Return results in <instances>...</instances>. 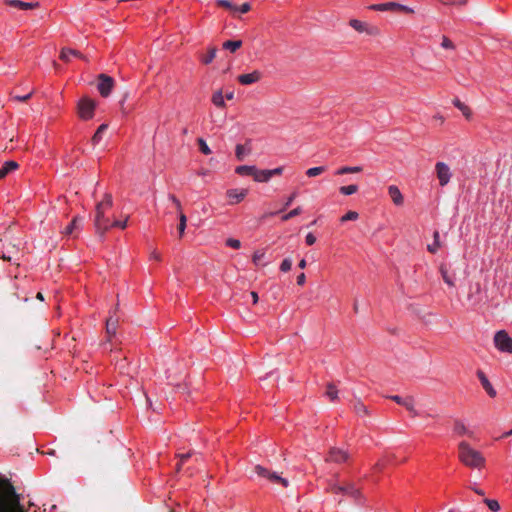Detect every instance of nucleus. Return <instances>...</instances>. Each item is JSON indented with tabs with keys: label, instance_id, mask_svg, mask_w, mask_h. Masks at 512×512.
<instances>
[{
	"label": "nucleus",
	"instance_id": "obj_1",
	"mask_svg": "<svg viewBox=\"0 0 512 512\" xmlns=\"http://www.w3.org/2000/svg\"><path fill=\"white\" fill-rule=\"evenodd\" d=\"M113 205L112 195L106 193L103 199L97 203L95 208L94 225L96 231L104 235L111 228V220L106 216V213Z\"/></svg>",
	"mask_w": 512,
	"mask_h": 512
},
{
	"label": "nucleus",
	"instance_id": "obj_2",
	"mask_svg": "<svg viewBox=\"0 0 512 512\" xmlns=\"http://www.w3.org/2000/svg\"><path fill=\"white\" fill-rule=\"evenodd\" d=\"M0 512H26L20 505L13 485L9 482L0 484Z\"/></svg>",
	"mask_w": 512,
	"mask_h": 512
},
{
	"label": "nucleus",
	"instance_id": "obj_3",
	"mask_svg": "<svg viewBox=\"0 0 512 512\" xmlns=\"http://www.w3.org/2000/svg\"><path fill=\"white\" fill-rule=\"evenodd\" d=\"M459 459L467 467L480 469L485 465L483 455L472 448L466 441H461L458 445Z\"/></svg>",
	"mask_w": 512,
	"mask_h": 512
},
{
	"label": "nucleus",
	"instance_id": "obj_4",
	"mask_svg": "<svg viewBox=\"0 0 512 512\" xmlns=\"http://www.w3.org/2000/svg\"><path fill=\"white\" fill-rule=\"evenodd\" d=\"M96 103L88 97H82L77 103V113L80 119L90 120L94 117Z\"/></svg>",
	"mask_w": 512,
	"mask_h": 512
},
{
	"label": "nucleus",
	"instance_id": "obj_5",
	"mask_svg": "<svg viewBox=\"0 0 512 512\" xmlns=\"http://www.w3.org/2000/svg\"><path fill=\"white\" fill-rule=\"evenodd\" d=\"M495 347L503 353H512V338L505 330H500L494 335Z\"/></svg>",
	"mask_w": 512,
	"mask_h": 512
},
{
	"label": "nucleus",
	"instance_id": "obj_6",
	"mask_svg": "<svg viewBox=\"0 0 512 512\" xmlns=\"http://www.w3.org/2000/svg\"><path fill=\"white\" fill-rule=\"evenodd\" d=\"M435 173L441 187L447 186L452 178L451 169L445 162L435 164Z\"/></svg>",
	"mask_w": 512,
	"mask_h": 512
},
{
	"label": "nucleus",
	"instance_id": "obj_7",
	"mask_svg": "<svg viewBox=\"0 0 512 512\" xmlns=\"http://www.w3.org/2000/svg\"><path fill=\"white\" fill-rule=\"evenodd\" d=\"M330 491L334 494L350 496L355 500H359L361 497L360 491L353 484H347L345 486L339 484H332L330 486Z\"/></svg>",
	"mask_w": 512,
	"mask_h": 512
},
{
	"label": "nucleus",
	"instance_id": "obj_8",
	"mask_svg": "<svg viewBox=\"0 0 512 512\" xmlns=\"http://www.w3.org/2000/svg\"><path fill=\"white\" fill-rule=\"evenodd\" d=\"M389 398L391 400H393L394 402H396L397 404L404 406L410 412L412 417H417L420 415L415 408V403H414L413 397H411V396L401 397L399 395H392Z\"/></svg>",
	"mask_w": 512,
	"mask_h": 512
},
{
	"label": "nucleus",
	"instance_id": "obj_9",
	"mask_svg": "<svg viewBox=\"0 0 512 512\" xmlns=\"http://www.w3.org/2000/svg\"><path fill=\"white\" fill-rule=\"evenodd\" d=\"M114 80L106 74L99 75V82L97 85L98 91L102 97H108L113 89Z\"/></svg>",
	"mask_w": 512,
	"mask_h": 512
},
{
	"label": "nucleus",
	"instance_id": "obj_10",
	"mask_svg": "<svg viewBox=\"0 0 512 512\" xmlns=\"http://www.w3.org/2000/svg\"><path fill=\"white\" fill-rule=\"evenodd\" d=\"M168 199L174 204L176 210L179 212V225H178V231H179V236L182 237L184 232H185V229H186V223H187V217L186 215L182 212V206H181V203L179 201L178 198H176L175 195L173 194H169L168 195Z\"/></svg>",
	"mask_w": 512,
	"mask_h": 512
},
{
	"label": "nucleus",
	"instance_id": "obj_11",
	"mask_svg": "<svg viewBox=\"0 0 512 512\" xmlns=\"http://www.w3.org/2000/svg\"><path fill=\"white\" fill-rule=\"evenodd\" d=\"M247 194H248V190L245 189V188H241V189H238V188L228 189L226 191V196L228 198V204L229 205H235V204L240 203L241 201H243L245 199Z\"/></svg>",
	"mask_w": 512,
	"mask_h": 512
},
{
	"label": "nucleus",
	"instance_id": "obj_12",
	"mask_svg": "<svg viewBox=\"0 0 512 512\" xmlns=\"http://www.w3.org/2000/svg\"><path fill=\"white\" fill-rule=\"evenodd\" d=\"M350 26L359 33H366L368 35L378 34V29L374 26H369L367 23L362 22L358 19H351L349 22Z\"/></svg>",
	"mask_w": 512,
	"mask_h": 512
},
{
	"label": "nucleus",
	"instance_id": "obj_13",
	"mask_svg": "<svg viewBox=\"0 0 512 512\" xmlns=\"http://www.w3.org/2000/svg\"><path fill=\"white\" fill-rule=\"evenodd\" d=\"M262 78V72L254 70L251 73L241 74L237 77L238 82L241 85H251L257 83Z\"/></svg>",
	"mask_w": 512,
	"mask_h": 512
},
{
	"label": "nucleus",
	"instance_id": "obj_14",
	"mask_svg": "<svg viewBox=\"0 0 512 512\" xmlns=\"http://www.w3.org/2000/svg\"><path fill=\"white\" fill-rule=\"evenodd\" d=\"M453 433L457 436H467L474 438V432L470 430L462 420H455L453 426Z\"/></svg>",
	"mask_w": 512,
	"mask_h": 512
},
{
	"label": "nucleus",
	"instance_id": "obj_15",
	"mask_svg": "<svg viewBox=\"0 0 512 512\" xmlns=\"http://www.w3.org/2000/svg\"><path fill=\"white\" fill-rule=\"evenodd\" d=\"M348 453L345 450L339 448H332L327 457V461L342 463L348 459Z\"/></svg>",
	"mask_w": 512,
	"mask_h": 512
},
{
	"label": "nucleus",
	"instance_id": "obj_16",
	"mask_svg": "<svg viewBox=\"0 0 512 512\" xmlns=\"http://www.w3.org/2000/svg\"><path fill=\"white\" fill-rule=\"evenodd\" d=\"M4 3L11 7H16L22 10L35 9L40 6L39 2H24L21 0H3Z\"/></svg>",
	"mask_w": 512,
	"mask_h": 512
},
{
	"label": "nucleus",
	"instance_id": "obj_17",
	"mask_svg": "<svg viewBox=\"0 0 512 512\" xmlns=\"http://www.w3.org/2000/svg\"><path fill=\"white\" fill-rule=\"evenodd\" d=\"M477 377L479 379V381L481 382V385L483 386V388L485 389V391L487 392V394L494 398L496 396V390L493 388L492 384L490 383L489 379L487 378V376L485 375V373L481 370H478L477 371Z\"/></svg>",
	"mask_w": 512,
	"mask_h": 512
},
{
	"label": "nucleus",
	"instance_id": "obj_18",
	"mask_svg": "<svg viewBox=\"0 0 512 512\" xmlns=\"http://www.w3.org/2000/svg\"><path fill=\"white\" fill-rule=\"evenodd\" d=\"M388 194L391 197L393 203L397 206H401L404 202L403 195L400 189L395 185H390L388 187Z\"/></svg>",
	"mask_w": 512,
	"mask_h": 512
},
{
	"label": "nucleus",
	"instance_id": "obj_19",
	"mask_svg": "<svg viewBox=\"0 0 512 512\" xmlns=\"http://www.w3.org/2000/svg\"><path fill=\"white\" fill-rule=\"evenodd\" d=\"M82 218L79 216H75L72 221L67 225L64 229L63 233L65 235H72L75 231L81 230Z\"/></svg>",
	"mask_w": 512,
	"mask_h": 512
},
{
	"label": "nucleus",
	"instance_id": "obj_20",
	"mask_svg": "<svg viewBox=\"0 0 512 512\" xmlns=\"http://www.w3.org/2000/svg\"><path fill=\"white\" fill-rule=\"evenodd\" d=\"M480 293H481L480 283H476L474 286H471L470 293L468 294V301H470L472 305L478 304L481 300Z\"/></svg>",
	"mask_w": 512,
	"mask_h": 512
},
{
	"label": "nucleus",
	"instance_id": "obj_21",
	"mask_svg": "<svg viewBox=\"0 0 512 512\" xmlns=\"http://www.w3.org/2000/svg\"><path fill=\"white\" fill-rule=\"evenodd\" d=\"M439 272L442 276L443 281L450 287L455 286V276L454 274H450L448 268L445 264H441L439 268Z\"/></svg>",
	"mask_w": 512,
	"mask_h": 512
},
{
	"label": "nucleus",
	"instance_id": "obj_22",
	"mask_svg": "<svg viewBox=\"0 0 512 512\" xmlns=\"http://www.w3.org/2000/svg\"><path fill=\"white\" fill-rule=\"evenodd\" d=\"M18 168V163L15 161H6L0 167V179L6 177L10 172L15 171Z\"/></svg>",
	"mask_w": 512,
	"mask_h": 512
},
{
	"label": "nucleus",
	"instance_id": "obj_23",
	"mask_svg": "<svg viewBox=\"0 0 512 512\" xmlns=\"http://www.w3.org/2000/svg\"><path fill=\"white\" fill-rule=\"evenodd\" d=\"M269 174L270 173H269L268 169L261 170L256 167L255 171H254L253 179H254V181L259 182V183H267L270 180Z\"/></svg>",
	"mask_w": 512,
	"mask_h": 512
},
{
	"label": "nucleus",
	"instance_id": "obj_24",
	"mask_svg": "<svg viewBox=\"0 0 512 512\" xmlns=\"http://www.w3.org/2000/svg\"><path fill=\"white\" fill-rule=\"evenodd\" d=\"M71 57H78V58H82V54L77 51V50H74V49H70V48H63L61 50V53H60V59L65 61V62H68L70 61Z\"/></svg>",
	"mask_w": 512,
	"mask_h": 512
},
{
	"label": "nucleus",
	"instance_id": "obj_25",
	"mask_svg": "<svg viewBox=\"0 0 512 512\" xmlns=\"http://www.w3.org/2000/svg\"><path fill=\"white\" fill-rule=\"evenodd\" d=\"M256 166L254 165H241L236 167L235 172L240 176H254Z\"/></svg>",
	"mask_w": 512,
	"mask_h": 512
},
{
	"label": "nucleus",
	"instance_id": "obj_26",
	"mask_svg": "<svg viewBox=\"0 0 512 512\" xmlns=\"http://www.w3.org/2000/svg\"><path fill=\"white\" fill-rule=\"evenodd\" d=\"M453 104L456 108H458L462 114L465 116L466 119H470L471 118V110L470 108L463 102H461L458 98L454 99L453 100Z\"/></svg>",
	"mask_w": 512,
	"mask_h": 512
},
{
	"label": "nucleus",
	"instance_id": "obj_27",
	"mask_svg": "<svg viewBox=\"0 0 512 512\" xmlns=\"http://www.w3.org/2000/svg\"><path fill=\"white\" fill-rule=\"evenodd\" d=\"M108 128V125L107 124H101L96 132L94 133L93 137H92V143L93 145H97L101 142L102 138H103V134L105 133V131L107 130Z\"/></svg>",
	"mask_w": 512,
	"mask_h": 512
},
{
	"label": "nucleus",
	"instance_id": "obj_28",
	"mask_svg": "<svg viewBox=\"0 0 512 512\" xmlns=\"http://www.w3.org/2000/svg\"><path fill=\"white\" fill-rule=\"evenodd\" d=\"M397 3L396 2H386V3H380L375 4L371 6V9L376 11H390V10H396Z\"/></svg>",
	"mask_w": 512,
	"mask_h": 512
},
{
	"label": "nucleus",
	"instance_id": "obj_29",
	"mask_svg": "<svg viewBox=\"0 0 512 512\" xmlns=\"http://www.w3.org/2000/svg\"><path fill=\"white\" fill-rule=\"evenodd\" d=\"M222 46H223V49L229 50L230 52L234 53L242 46V41L241 40H227L223 43Z\"/></svg>",
	"mask_w": 512,
	"mask_h": 512
},
{
	"label": "nucleus",
	"instance_id": "obj_30",
	"mask_svg": "<svg viewBox=\"0 0 512 512\" xmlns=\"http://www.w3.org/2000/svg\"><path fill=\"white\" fill-rule=\"evenodd\" d=\"M254 472L258 477L263 478V479L267 480L268 482L270 479V475L273 473V471H270L261 465H256L254 467Z\"/></svg>",
	"mask_w": 512,
	"mask_h": 512
},
{
	"label": "nucleus",
	"instance_id": "obj_31",
	"mask_svg": "<svg viewBox=\"0 0 512 512\" xmlns=\"http://www.w3.org/2000/svg\"><path fill=\"white\" fill-rule=\"evenodd\" d=\"M269 482L273 484H279L284 488L288 487L289 485V481L286 478L281 477L277 472H273L270 475Z\"/></svg>",
	"mask_w": 512,
	"mask_h": 512
},
{
	"label": "nucleus",
	"instance_id": "obj_32",
	"mask_svg": "<svg viewBox=\"0 0 512 512\" xmlns=\"http://www.w3.org/2000/svg\"><path fill=\"white\" fill-rule=\"evenodd\" d=\"M211 101L216 107H225V100L221 90H218L213 93Z\"/></svg>",
	"mask_w": 512,
	"mask_h": 512
},
{
	"label": "nucleus",
	"instance_id": "obj_33",
	"mask_svg": "<svg viewBox=\"0 0 512 512\" xmlns=\"http://www.w3.org/2000/svg\"><path fill=\"white\" fill-rule=\"evenodd\" d=\"M362 170L360 166H344L336 170V175H344L349 173H359Z\"/></svg>",
	"mask_w": 512,
	"mask_h": 512
},
{
	"label": "nucleus",
	"instance_id": "obj_34",
	"mask_svg": "<svg viewBox=\"0 0 512 512\" xmlns=\"http://www.w3.org/2000/svg\"><path fill=\"white\" fill-rule=\"evenodd\" d=\"M433 238H434V241L432 242V244H429L427 246V250L430 253L435 254L438 251L439 247H440V241H439L440 235H439L438 231L434 232Z\"/></svg>",
	"mask_w": 512,
	"mask_h": 512
},
{
	"label": "nucleus",
	"instance_id": "obj_35",
	"mask_svg": "<svg viewBox=\"0 0 512 512\" xmlns=\"http://www.w3.org/2000/svg\"><path fill=\"white\" fill-rule=\"evenodd\" d=\"M216 52L217 50L215 47L209 48L208 53L201 57V62L205 65L210 64L215 59Z\"/></svg>",
	"mask_w": 512,
	"mask_h": 512
},
{
	"label": "nucleus",
	"instance_id": "obj_36",
	"mask_svg": "<svg viewBox=\"0 0 512 512\" xmlns=\"http://www.w3.org/2000/svg\"><path fill=\"white\" fill-rule=\"evenodd\" d=\"M250 149L246 148L242 144H237L235 147V155L239 161L243 160L244 157L249 154Z\"/></svg>",
	"mask_w": 512,
	"mask_h": 512
},
{
	"label": "nucleus",
	"instance_id": "obj_37",
	"mask_svg": "<svg viewBox=\"0 0 512 512\" xmlns=\"http://www.w3.org/2000/svg\"><path fill=\"white\" fill-rule=\"evenodd\" d=\"M325 171H326V167L325 166H316V167H312V168L307 169L306 170V175L308 177H316V176L322 174Z\"/></svg>",
	"mask_w": 512,
	"mask_h": 512
},
{
	"label": "nucleus",
	"instance_id": "obj_38",
	"mask_svg": "<svg viewBox=\"0 0 512 512\" xmlns=\"http://www.w3.org/2000/svg\"><path fill=\"white\" fill-rule=\"evenodd\" d=\"M325 394L331 401H335L337 399L338 390L334 384H328Z\"/></svg>",
	"mask_w": 512,
	"mask_h": 512
},
{
	"label": "nucleus",
	"instance_id": "obj_39",
	"mask_svg": "<svg viewBox=\"0 0 512 512\" xmlns=\"http://www.w3.org/2000/svg\"><path fill=\"white\" fill-rule=\"evenodd\" d=\"M340 193L346 196L352 195L358 191V186L355 184L342 186L339 189Z\"/></svg>",
	"mask_w": 512,
	"mask_h": 512
},
{
	"label": "nucleus",
	"instance_id": "obj_40",
	"mask_svg": "<svg viewBox=\"0 0 512 512\" xmlns=\"http://www.w3.org/2000/svg\"><path fill=\"white\" fill-rule=\"evenodd\" d=\"M302 213V209L301 207H296L294 209H292L291 211H289L288 213L284 214L281 218V220L283 222H286L288 221L289 219L293 218V217H296L298 215H300Z\"/></svg>",
	"mask_w": 512,
	"mask_h": 512
},
{
	"label": "nucleus",
	"instance_id": "obj_41",
	"mask_svg": "<svg viewBox=\"0 0 512 512\" xmlns=\"http://www.w3.org/2000/svg\"><path fill=\"white\" fill-rule=\"evenodd\" d=\"M354 411L361 417L368 414L367 407L361 401H357L354 404Z\"/></svg>",
	"mask_w": 512,
	"mask_h": 512
},
{
	"label": "nucleus",
	"instance_id": "obj_42",
	"mask_svg": "<svg viewBox=\"0 0 512 512\" xmlns=\"http://www.w3.org/2000/svg\"><path fill=\"white\" fill-rule=\"evenodd\" d=\"M359 217L358 213L355 212V211H348L346 214H344L342 217H341V222H346V221H354V220H357Z\"/></svg>",
	"mask_w": 512,
	"mask_h": 512
},
{
	"label": "nucleus",
	"instance_id": "obj_43",
	"mask_svg": "<svg viewBox=\"0 0 512 512\" xmlns=\"http://www.w3.org/2000/svg\"><path fill=\"white\" fill-rule=\"evenodd\" d=\"M198 144H199V149L200 151L204 154V155H209L211 154V149L209 148V146L207 145L206 141L202 138H199L198 139Z\"/></svg>",
	"mask_w": 512,
	"mask_h": 512
},
{
	"label": "nucleus",
	"instance_id": "obj_44",
	"mask_svg": "<svg viewBox=\"0 0 512 512\" xmlns=\"http://www.w3.org/2000/svg\"><path fill=\"white\" fill-rule=\"evenodd\" d=\"M116 332H117V325H113L112 322H106V333L109 337V339H111L112 337H114L116 335Z\"/></svg>",
	"mask_w": 512,
	"mask_h": 512
},
{
	"label": "nucleus",
	"instance_id": "obj_45",
	"mask_svg": "<svg viewBox=\"0 0 512 512\" xmlns=\"http://www.w3.org/2000/svg\"><path fill=\"white\" fill-rule=\"evenodd\" d=\"M484 502L487 504L488 508H489L491 511H493V512H497V511H499V509H500V505H499V503H498V501H497V500H494V499H485V501H484Z\"/></svg>",
	"mask_w": 512,
	"mask_h": 512
},
{
	"label": "nucleus",
	"instance_id": "obj_46",
	"mask_svg": "<svg viewBox=\"0 0 512 512\" xmlns=\"http://www.w3.org/2000/svg\"><path fill=\"white\" fill-rule=\"evenodd\" d=\"M292 260L290 258H285L280 264V270L282 272H288L291 270Z\"/></svg>",
	"mask_w": 512,
	"mask_h": 512
},
{
	"label": "nucleus",
	"instance_id": "obj_47",
	"mask_svg": "<svg viewBox=\"0 0 512 512\" xmlns=\"http://www.w3.org/2000/svg\"><path fill=\"white\" fill-rule=\"evenodd\" d=\"M251 9V6L248 2H245L241 4L240 6H234V11L240 12L242 14H245L249 12Z\"/></svg>",
	"mask_w": 512,
	"mask_h": 512
},
{
	"label": "nucleus",
	"instance_id": "obj_48",
	"mask_svg": "<svg viewBox=\"0 0 512 512\" xmlns=\"http://www.w3.org/2000/svg\"><path fill=\"white\" fill-rule=\"evenodd\" d=\"M118 309V306L115 307V309L113 311H110V315L109 317L107 318L106 322H112L113 325H117L118 326V322H119V318L118 316L116 315V311Z\"/></svg>",
	"mask_w": 512,
	"mask_h": 512
},
{
	"label": "nucleus",
	"instance_id": "obj_49",
	"mask_svg": "<svg viewBox=\"0 0 512 512\" xmlns=\"http://www.w3.org/2000/svg\"><path fill=\"white\" fill-rule=\"evenodd\" d=\"M441 47L444 49H454L455 48L453 42L446 36L442 37Z\"/></svg>",
	"mask_w": 512,
	"mask_h": 512
},
{
	"label": "nucleus",
	"instance_id": "obj_50",
	"mask_svg": "<svg viewBox=\"0 0 512 512\" xmlns=\"http://www.w3.org/2000/svg\"><path fill=\"white\" fill-rule=\"evenodd\" d=\"M127 221H128V218L124 219L123 221H119V220L111 221V228L115 227V228L125 229L127 227Z\"/></svg>",
	"mask_w": 512,
	"mask_h": 512
},
{
	"label": "nucleus",
	"instance_id": "obj_51",
	"mask_svg": "<svg viewBox=\"0 0 512 512\" xmlns=\"http://www.w3.org/2000/svg\"><path fill=\"white\" fill-rule=\"evenodd\" d=\"M226 245L233 249H239L241 247V242L238 239L229 238L226 241Z\"/></svg>",
	"mask_w": 512,
	"mask_h": 512
},
{
	"label": "nucleus",
	"instance_id": "obj_52",
	"mask_svg": "<svg viewBox=\"0 0 512 512\" xmlns=\"http://www.w3.org/2000/svg\"><path fill=\"white\" fill-rule=\"evenodd\" d=\"M216 3L218 6H222L227 9L234 10L235 5H233L232 2H230L229 0H216Z\"/></svg>",
	"mask_w": 512,
	"mask_h": 512
},
{
	"label": "nucleus",
	"instance_id": "obj_53",
	"mask_svg": "<svg viewBox=\"0 0 512 512\" xmlns=\"http://www.w3.org/2000/svg\"><path fill=\"white\" fill-rule=\"evenodd\" d=\"M264 257V253L263 252H260V251H256L254 254H253V263L255 265H259L260 264V261L261 259Z\"/></svg>",
	"mask_w": 512,
	"mask_h": 512
},
{
	"label": "nucleus",
	"instance_id": "obj_54",
	"mask_svg": "<svg viewBox=\"0 0 512 512\" xmlns=\"http://www.w3.org/2000/svg\"><path fill=\"white\" fill-rule=\"evenodd\" d=\"M305 242L308 246H312L316 242V237L313 233H308L305 237Z\"/></svg>",
	"mask_w": 512,
	"mask_h": 512
},
{
	"label": "nucleus",
	"instance_id": "obj_55",
	"mask_svg": "<svg viewBox=\"0 0 512 512\" xmlns=\"http://www.w3.org/2000/svg\"><path fill=\"white\" fill-rule=\"evenodd\" d=\"M297 197V192H293L285 201L284 203V209H286L287 207H289L293 201L295 200V198Z\"/></svg>",
	"mask_w": 512,
	"mask_h": 512
},
{
	"label": "nucleus",
	"instance_id": "obj_56",
	"mask_svg": "<svg viewBox=\"0 0 512 512\" xmlns=\"http://www.w3.org/2000/svg\"><path fill=\"white\" fill-rule=\"evenodd\" d=\"M269 171V176H270V179L274 176V175H281L283 173V167H276L274 169H268Z\"/></svg>",
	"mask_w": 512,
	"mask_h": 512
},
{
	"label": "nucleus",
	"instance_id": "obj_57",
	"mask_svg": "<svg viewBox=\"0 0 512 512\" xmlns=\"http://www.w3.org/2000/svg\"><path fill=\"white\" fill-rule=\"evenodd\" d=\"M32 96V92L26 94V95H22V96H13V99L16 100V101H19V102H25L27 101L28 99H30Z\"/></svg>",
	"mask_w": 512,
	"mask_h": 512
},
{
	"label": "nucleus",
	"instance_id": "obj_58",
	"mask_svg": "<svg viewBox=\"0 0 512 512\" xmlns=\"http://www.w3.org/2000/svg\"><path fill=\"white\" fill-rule=\"evenodd\" d=\"M149 258H150V260L160 261L161 254L156 249H154L150 252Z\"/></svg>",
	"mask_w": 512,
	"mask_h": 512
},
{
	"label": "nucleus",
	"instance_id": "obj_59",
	"mask_svg": "<svg viewBox=\"0 0 512 512\" xmlns=\"http://www.w3.org/2000/svg\"><path fill=\"white\" fill-rule=\"evenodd\" d=\"M396 10H402V11H404L406 13H412L413 12L412 8H410L408 6H405V5H402V4H399V3H397Z\"/></svg>",
	"mask_w": 512,
	"mask_h": 512
},
{
	"label": "nucleus",
	"instance_id": "obj_60",
	"mask_svg": "<svg viewBox=\"0 0 512 512\" xmlns=\"http://www.w3.org/2000/svg\"><path fill=\"white\" fill-rule=\"evenodd\" d=\"M305 282H306V276H305V274H304V273L299 274V275L297 276V284L302 286V285H304V284H305Z\"/></svg>",
	"mask_w": 512,
	"mask_h": 512
},
{
	"label": "nucleus",
	"instance_id": "obj_61",
	"mask_svg": "<svg viewBox=\"0 0 512 512\" xmlns=\"http://www.w3.org/2000/svg\"><path fill=\"white\" fill-rule=\"evenodd\" d=\"M180 457V465L184 464V462L191 457V453H185V454H181L179 455Z\"/></svg>",
	"mask_w": 512,
	"mask_h": 512
},
{
	"label": "nucleus",
	"instance_id": "obj_62",
	"mask_svg": "<svg viewBox=\"0 0 512 512\" xmlns=\"http://www.w3.org/2000/svg\"><path fill=\"white\" fill-rule=\"evenodd\" d=\"M250 295H251L253 304H256L258 302V300H259L257 292L252 291L250 293Z\"/></svg>",
	"mask_w": 512,
	"mask_h": 512
},
{
	"label": "nucleus",
	"instance_id": "obj_63",
	"mask_svg": "<svg viewBox=\"0 0 512 512\" xmlns=\"http://www.w3.org/2000/svg\"><path fill=\"white\" fill-rule=\"evenodd\" d=\"M467 0H450V3L453 5H463Z\"/></svg>",
	"mask_w": 512,
	"mask_h": 512
},
{
	"label": "nucleus",
	"instance_id": "obj_64",
	"mask_svg": "<svg viewBox=\"0 0 512 512\" xmlns=\"http://www.w3.org/2000/svg\"><path fill=\"white\" fill-rule=\"evenodd\" d=\"M471 489H472L475 493H477L478 495H481V496H482V495H484V491H483L482 489H479V488L474 487V486H473V487H471Z\"/></svg>",
	"mask_w": 512,
	"mask_h": 512
}]
</instances>
